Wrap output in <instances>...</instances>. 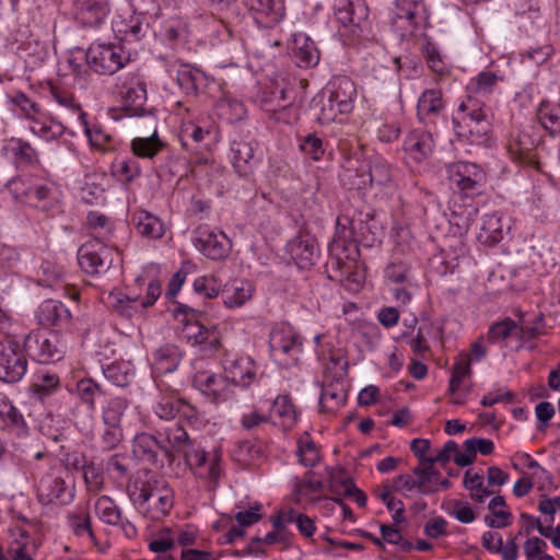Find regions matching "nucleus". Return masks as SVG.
Here are the masks:
<instances>
[{"label": "nucleus", "mask_w": 560, "mask_h": 560, "mask_svg": "<svg viewBox=\"0 0 560 560\" xmlns=\"http://www.w3.org/2000/svg\"><path fill=\"white\" fill-rule=\"evenodd\" d=\"M499 77L491 71H482L470 80L467 85L468 95L454 118L455 132L459 138L471 144H480L487 140L491 131V110L483 98L493 93L498 86Z\"/></svg>", "instance_id": "obj_1"}, {"label": "nucleus", "mask_w": 560, "mask_h": 560, "mask_svg": "<svg viewBox=\"0 0 560 560\" xmlns=\"http://www.w3.org/2000/svg\"><path fill=\"white\" fill-rule=\"evenodd\" d=\"M127 494L144 517L158 521L170 514L174 490L167 480L150 469L138 470L128 481Z\"/></svg>", "instance_id": "obj_2"}, {"label": "nucleus", "mask_w": 560, "mask_h": 560, "mask_svg": "<svg viewBox=\"0 0 560 560\" xmlns=\"http://www.w3.org/2000/svg\"><path fill=\"white\" fill-rule=\"evenodd\" d=\"M7 188L12 197L48 217L61 212L57 185L35 175L16 176L10 179Z\"/></svg>", "instance_id": "obj_3"}, {"label": "nucleus", "mask_w": 560, "mask_h": 560, "mask_svg": "<svg viewBox=\"0 0 560 560\" xmlns=\"http://www.w3.org/2000/svg\"><path fill=\"white\" fill-rule=\"evenodd\" d=\"M174 315L183 323L182 337L191 347H197L205 354H212L221 348V332L215 325L201 323L202 311L178 303Z\"/></svg>", "instance_id": "obj_4"}, {"label": "nucleus", "mask_w": 560, "mask_h": 560, "mask_svg": "<svg viewBox=\"0 0 560 560\" xmlns=\"http://www.w3.org/2000/svg\"><path fill=\"white\" fill-rule=\"evenodd\" d=\"M296 89L289 82L281 80L271 86L262 89L256 97L262 110L278 122L292 124L298 119Z\"/></svg>", "instance_id": "obj_5"}, {"label": "nucleus", "mask_w": 560, "mask_h": 560, "mask_svg": "<svg viewBox=\"0 0 560 560\" xmlns=\"http://www.w3.org/2000/svg\"><path fill=\"white\" fill-rule=\"evenodd\" d=\"M270 353L282 368L295 366L303 352V339L291 326H279L270 334Z\"/></svg>", "instance_id": "obj_6"}, {"label": "nucleus", "mask_w": 560, "mask_h": 560, "mask_svg": "<svg viewBox=\"0 0 560 560\" xmlns=\"http://www.w3.org/2000/svg\"><path fill=\"white\" fill-rule=\"evenodd\" d=\"M23 350L36 362L48 364L63 358L66 346L60 341L58 335L35 329L24 337Z\"/></svg>", "instance_id": "obj_7"}, {"label": "nucleus", "mask_w": 560, "mask_h": 560, "mask_svg": "<svg viewBox=\"0 0 560 560\" xmlns=\"http://www.w3.org/2000/svg\"><path fill=\"white\" fill-rule=\"evenodd\" d=\"M446 172L454 190L470 198L481 194L487 176L478 164L459 161L450 164Z\"/></svg>", "instance_id": "obj_8"}, {"label": "nucleus", "mask_w": 560, "mask_h": 560, "mask_svg": "<svg viewBox=\"0 0 560 560\" xmlns=\"http://www.w3.org/2000/svg\"><path fill=\"white\" fill-rule=\"evenodd\" d=\"M67 471L52 468L44 474L37 482L36 494L42 504L67 505L73 501L74 489L66 480Z\"/></svg>", "instance_id": "obj_9"}, {"label": "nucleus", "mask_w": 560, "mask_h": 560, "mask_svg": "<svg viewBox=\"0 0 560 560\" xmlns=\"http://www.w3.org/2000/svg\"><path fill=\"white\" fill-rule=\"evenodd\" d=\"M89 67L96 73L112 75L130 60L120 45L92 44L85 54Z\"/></svg>", "instance_id": "obj_10"}, {"label": "nucleus", "mask_w": 560, "mask_h": 560, "mask_svg": "<svg viewBox=\"0 0 560 560\" xmlns=\"http://www.w3.org/2000/svg\"><path fill=\"white\" fill-rule=\"evenodd\" d=\"M184 460L195 477L215 486L222 475V451L220 447H213L207 452L198 445H195Z\"/></svg>", "instance_id": "obj_11"}, {"label": "nucleus", "mask_w": 560, "mask_h": 560, "mask_svg": "<svg viewBox=\"0 0 560 560\" xmlns=\"http://www.w3.org/2000/svg\"><path fill=\"white\" fill-rule=\"evenodd\" d=\"M539 143L540 138L534 133L533 127H513L509 135L506 149L515 162L538 170L537 148Z\"/></svg>", "instance_id": "obj_12"}, {"label": "nucleus", "mask_w": 560, "mask_h": 560, "mask_svg": "<svg viewBox=\"0 0 560 560\" xmlns=\"http://www.w3.org/2000/svg\"><path fill=\"white\" fill-rule=\"evenodd\" d=\"M162 292L161 283L158 280H151L147 287L144 298L137 294L124 293L121 291H110L106 298V303L121 316L131 318L140 310H145L154 305Z\"/></svg>", "instance_id": "obj_13"}, {"label": "nucleus", "mask_w": 560, "mask_h": 560, "mask_svg": "<svg viewBox=\"0 0 560 560\" xmlns=\"http://www.w3.org/2000/svg\"><path fill=\"white\" fill-rule=\"evenodd\" d=\"M424 0H396L393 26L405 38L412 36L428 21Z\"/></svg>", "instance_id": "obj_14"}, {"label": "nucleus", "mask_w": 560, "mask_h": 560, "mask_svg": "<svg viewBox=\"0 0 560 560\" xmlns=\"http://www.w3.org/2000/svg\"><path fill=\"white\" fill-rule=\"evenodd\" d=\"M353 171L348 170L345 176L350 180V188L363 189L366 186L388 188L394 186V170L382 156L373 155L366 161V173L353 178Z\"/></svg>", "instance_id": "obj_15"}, {"label": "nucleus", "mask_w": 560, "mask_h": 560, "mask_svg": "<svg viewBox=\"0 0 560 560\" xmlns=\"http://www.w3.org/2000/svg\"><path fill=\"white\" fill-rule=\"evenodd\" d=\"M116 86L128 114L130 116H142L147 102V83L140 71H129L118 77Z\"/></svg>", "instance_id": "obj_16"}, {"label": "nucleus", "mask_w": 560, "mask_h": 560, "mask_svg": "<svg viewBox=\"0 0 560 560\" xmlns=\"http://www.w3.org/2000/svg\"><path fill=\"white\" fill-rule=\"evenodd\" d=\"M117 257L118 253L100 242H86L78 250V264L89 275L106 272Z\"/></svg>", "instance_id": "obj_17"}, {"label": "nucleus", "mask_w": 560, "mask_h": 560, "mask_svg": "<svg viewBox=\"0 0 560 560\" xmlns=\"http://www.w3.org/2000/svg\"><path fill=\"white\" fill-rule=\"evenodd\" d=\"M27 360L20 343L8 339L0 341V381L16 383L26 373Z\"/></svg>", "instance_id": "obj_18"}, {"label": "nucleus", "mask_w": 560, "mask_h": 560, "mask_svg": "<svg viewBox=\"0 0 560 560\" xmlns=\"http://www.w3.org/2000/svg\"><path fill=\"white\" fill-rule=\"evenodd\" d=\"M196 248L211 260H224L230 255L232 243L223 232L199 226L194 238Z\"/></svg>", "instance_id": "obj_19"}, {"label": "nucleus", "mask_w": 560, "mask_h": 560, "mask_svg": "<svg viewBox=\"0 0 560 560\" xmlns=\"http://www.w3.org/2000/svg\"><path fill=\"white\" fill-rule=\"evenodd\" d=\"M194 386L210 401L221 404L230 399L231 387L225 376L218 375L211 371H197L192 377Z\"/></svg>", "instance_id": "obj_20"}, {"label": "nucleus", "mask_w": 560, "mask_h": 560, "mask_svg": "<svg viewBox=\"0 0 560 560\" xmlns=\"http://www.w3.org/2000/svg\"><path fill=\"white\" fill-rule=\"evenodd\" d=\"M324 488V481L316 479L315 472L308 470L302 477L294 478L291 499L296 504H303L304 508L313 505L326 499V497L322 494Z\"/></svg>", "instance_id": "obj_21"}, {"label": "nucleus", "mask_w": 560, "mask_h": 560, "mask_svg": "<svg viewBox=\"0 0 560 560\" xmlns=\"http://www.w3.org/2000/svg\"><path fill=\"white\" fill-rule=\"evenodd\" d=\"M37 323L43 327L67 330L71 325V313L60 301L48 299L43 301L35 312Z\"/></svg>", "instance_id": "obj_22"}, {"label": "nucleus", "mask_w": 560, "mask_h": 560, "mask_svg": "<svg viewBox=\"0 0 560 560\" xmlns=\"http://www.w3.org/2000/svg\"><path fill=\"white\" fill-rule=\"evenodd\" d=\"M226 381L243 387L253 383L256 377V363L247 355H225L222 361Z\"/></svg>", "instance_id": "obj_23"}, {"label": "nucleus", "mask_w": 560, "mask_h": 560, "mask_svg": "<svg viewBox=\"0 0 560 560\" xmlns=\"http://www.w3.org/2000/svg\"><path fill=\"white\" fill-rule=\"evenodd\" d=\"M287 252L301 269H308L315 265L319 256L317 242L308 234L291 238L287 244Z\"/></svg>", "instance_id": "obj_24"}, {"label": "nucleus", "mask_w": 560, "mask_h": 560, "mask_svg": "<svg viewBox=\"0 0 560 560\" xmlns=\"http://www.w3.org/2000/svg\"><path fill=\"white\" fill-rule=\"evenodd\" d=\"M231 163L240 176H248L254 173L259 159L255 155L256 148L252 141L243 139L231 142Z\"/></svg>", "instance_id": "obj_25"}, {"label": "nucleus", "mask_w": 560, "mask_h": 560, "mask_svg": "<svg viewBox=\"0 0 560 560\" xmlns=\"http://www.w3.org/2000/svg\"><path fill=\"white\" fill-rule=\"evenodd\" d=\"M159 397L153 408L154 413L162 420H173L178 415L183 397L164 380L156 381Z\"/></svg>", "instance_id": "obj_26"}, {"label": "nucleus", "mask_w": 560, "mask_h": 560, "mask_svg": "<svg viewBox=\"0 0 560 560\" xmlns=\"http://www.w3.org/2000/svg\"><path fill=\"white\" fill-rule=\"evenodd\" d=\"M402 145L410 160L421 163L432 154L434 142L429 131L416 129L407 135Z\"/></svg>", "instance_id": "obj_27"}, {"label": "nucleus", "mask_w": 560, "mask_h": 560, "mask_svg": "<svg viewBox=\"0 0 560 560\" xmlns=\"http://www.w3.org/2000/svg\"><path fill=\"white\" fill-rule=\"evenodd\" d=\"M443 94L439 89H428L422 92L417 103V117L424 124H434L444 110Z\"/></svg>", "instance_id": "obj_28"}, {"label": "nucleus", "mask_w": 560, "mask_h": 560, "mask_svg": "<svg viewBox=\"0 0 560 560\" xmlns=\"http://www.w3.org/2000/svg\"><path fill=\"white\" fill-rule=\"evenodd\" d=\"M160 435L163 436V440L161 441L162 452L167 457H172L173 453L183 454L185 457L186 453L196 445L190 440L186 430L179 424L166 428L163 432H160Z\"/></svg>", "instance_id": "obj_29"}, {"label": "nucleus", "mask_w": 560, "mask_h": 560, "mask_svg": "<svg viewBox=\"0 0 560 560\" xmlns=\"http://www.w3.org/2000/svg\"><path fill=\"white\" fill-rule=\"evenodd\" d=\"M291 54L299 68H312L319 61V51L317 47L304 33H296L293 35Z\"/></svg>", "instance_id": "obj_30"}, {"label": "nucleus", "mask_w": 560, "mask_h": 560, "mask_svg": "<svg viewBox=\"0 0 560 560\" xmlns=\"http://www.w3.org/2000/svg\"><path fill=\"white\" fill-rule=\"evenodd\" d=\"M159 451H162V442L151 433L140 432L132 439V455L139 462L158 465Z\"/></svg>", "instance_id": "obj_31"}, {"label": "nucleus", "mask_w": 560, "mask_h": 560, "mask_svg": "<svg viewBox=\"0 0 560 560\" xmlns=\"http://www.w3.org/2000/svg\"><path fill=\"white\" fill-rule=\"evenodd\" d=\"M257 23L264 26L277 24L284 15L283 0H246Z\"/></svg>", "instance_id": "obj_32"}, {"label": "nucleus", "mask_w": 560, "mask_h": 560, "mask_svg": "<svg viewBox=\"0 0 560 560\" xmlns=\"http://www.w3.org/2000/svg\"><path fill=\"white\" fill-rule=\"evenodd\" d=\"M335 13L343 26L360 27L368 19L369 10L362 0H336Z\"/></svg>", "instance_id": "obj_33"}, {"label": "nucleus", "mask_w": 560, "mask_h": 560, "mask_svg": "<svg viewBox=\"0 0 560 560\" xmlns=\"http://www.w3.org/2000/svg\"><path fill=\"white\" fill-rule=\"evenodd\" d=\"M0 419L3 427L18 438H25L28 434V425L19 411V409L12 404V401L0 395Z\"/></svg>", "instance_id": "obj_34"}, {"label": "nucleus", "mask_w": 560, "mask_h": 560, "mask_svg": "<svg viewBox=\"0 0 560 560\" xmlns=\"http://www.w3.org/2000/svg\"><path fill=\"white\" fill-rule=\"evenodd\" d=\"M28 127L34 136L45 141L57 140L66 131V127L44 109L28 124Z\"/></svg>", "instance_id": "obj_35"}, {"label": "nucleus", "mask_w": 560, "mask_h": 560, "mask_svg": "<svg viewBox=\"0 0 560 560\" xmlns=\"http://www.w3.org/2000/svg\"><path fill=\"white\" fill-rule=\"evenodd\" d=\"M355 225L354 221L347 215L337 218L336 233L329 244V252L340 258V252L347 250L350 246L355 247Z\"/></svg>", "instance_id": "obj_36"}, {"label": "nucleus", "mask_w": 560, "mask_h": 560, "mask_svg": "<svg viewBox=\"0 0 560 560\" xmlns=\"http://www.w3.org/2000/svg\"><path fill=\"white\" fill-rule=\"evenodd\" d=\"M324 92L331 96V100L337 103L341 110H347L348 113L352 110L357 90L353 81L348 77L335 79Z\"/></svg>", "instance_id": "obj_37"}, {"label": "nucleus", "mask_w": 560, "mask_h": 560, "mask_svg": "<svg viewBox=\"0 0 560 560\" xmlns=\"http://www.w3.org/2000/svg\"><path fill=\"white\" fill-rule=\"evenodd\" d=\"M347 400V392L343 387L342 381L325 380L322 386L319 397V408L323 412H335Z\"/></svg>", "instance_id": "obj_38"}, {"label": "nucleus", "mask_w": 560, "mask_h": 560, "mask_svg": "<svg viewBox=\"0 0 560 560\" xmlns=\"http://www.w3.org/2000/svg\"><path fill=\"white\" fill-rule=\"evenodd\" d=\"M132 223L137 232L145 238L158 240L165 234L164 222L149 211L137 210L132 214Z\"/></svg>", "instance_id": "obj_39"}, {"label": "nucleus", "mask_w": 560, "mask_h": 560, "mask_svg": "<svg viewBox=\"0 0 560 560\" xmlns=\"http://www.w3.org/2000/svg\"><path fill=\"white\" fill-rule=\"evenodd\" d=\"M3 150L16 166H27L38 162L36 149L21 138H11Z\"/></svg>", "instance_id": "obj_40"}, {"label": "nucleus", "mask_w": 560, "mask_h": 560, "mask_svg": "<svg viewBox=\"0 0 560 560\" xmlns=\"http://www.w3.org/2000/svg\"><path fill=\"white\" fill-rule=\"evenodd\" d=\"M180 350L174 345H164L153 353V371L159 375L174 372L180 360Z\"/></svg>", "instance_id": "obj_41"}, {"label": "nucleus", "mask_w": 560, "mask_h": 560, "mask_svg": "<svg viewBox=\"0 0 560 560\" xmlns=\"http://www.w3.org/2000/svg\"><path fill=\"white\" fill-rule=\"evenodd\" d=\"M8 549L9 560H34L38 544L24 529H18Z\"/></svg>", "instance_id": "obj_42"}, {"label": "nucleus", "mask_w": 560, "mask_h": 560, "mask_svg": "<svg viewBox=\"0 0 560 560\" xmlns=\"http://www.w3.org/2000/svg\"><path fill=\"white\" fill-rule=\"evenodd\" d=\"M329 491L335 495H345L352 499L360 508L366 504V495L350 479L335 475L329 471L328 479Z\"/></svg>", "instance_id": "obj_43"}, {"label": "nucleus", "mask_w": 560, "mask_h": 560, "mask_svg": "<svg viewBox=\"0 0 560 560\" xmlns=\"http://www.w3.org/2000/svg\"><path fill=\"white\" fill-rule=\"evenodd\" d=\"M312 109L315 110L316 121L320 125H328L337 120L339 115L348 114L341 110L331 96L322 92L313 100Z\"/></svg>", "instance_id": "obj_44"}, {"label": "nucleus", "mask_w": 560, "mask_h": 560, "mask_svg": "<svg viewBox=\"0 0 560 560\" xmlns=\"http://www.w3.org/2000/svg\"><path fill=\"white\" fill-rule=\"evenodd\" d=\"M80 121L93 148L101 152H107L114 149L112 135L98 124L90 125L86 119V113H80Z\"/></svg>", "instance_id": "obj_45"}, {"label": "nucleus", "mask_w": 560, "mask_h": 560, "mask_svg": "<svg viewBox=\"0 0 560 560\" xmlns=\"http://www.w3.org/2000/svg\"><path fill=\"white\" fill-rule=\"evenodd\" d=\"M270 421L279 423L282 428H291L296 421V412L288 396H278L270 410Z\"/></svg>", "instance_id": "obj_46"}, {"label": "nucleus", "mask_w": 560, "mask_h": 560, "mask_svg": "<svg viewBox=\"0 0 560 560\" xmlns=\"http://www.w3.org/2000/svg\"><path fill=\"white\" fill-rule=\"evenodd\" d=\"M503 238L502 217L499 212L488 213L482 218L478 240L486 245H493Z\"/></svg>", "instance_id": "obj_47"}, {"label": "nucleus", "mask_w": 560, "mask_h": 560, "mask_svg": "<svg viewBox=\"0 0 560 560\" xmlns=\"http://www.w3.org/2000/svg\"><path fill=\"white\" fill-rule=\"evenodd\" d=\"M253 295V287L249 282L235 280L222 291L223 303L229 308L244 305Z\"/></svg>", "instance_id": "obj_48"}, {"label": "nucleus", "mask_w": 560, "mask_h": 560, "mask_svg": "<svg viewBox=\"0 0 560 560\" xmlns=\"http://www.w3.org/2000/svg\"><path fill=\"white\" fill-rule=\"evenodd\" d=\"M165 147L166 144L158 137L155 131L150 137H137L130 143L132 153L142 159H153Z\"/></svg>", "instance_id": "obj_49"}, {"label": "nucleus", "mask_w": 560, "mask_h": 560, "mask_svg": "<svg viewBox=\"0 0 560 560\" xmlns=\"http://www.w3.org/2000/svg\"><path fill=\"white\" fill-rule=\"evenodd\" d=\"M516 330L517 323L511 317H504L490 325L486 339L492 345L500 343L506 346L509 338L516 337Z\"/></svg>", "instance_id": "obj_50"}, {"label": "nucleus", "mask_w": 560, "mask_h": 560, "mask_svg": "<svg viewBox=\"0 0 560 560\" xmlns=\"http://www.w3.org/2000/svg\"><path fill=\"white\" fill-rule=\"evenodd\" d=\"M75 392L80 401L86 405L91 411L95 410L96 398L106 395L105 388L91 377L79 380L75 384Z\"/></svg>", "instance_id": "obj_51"}, {"label": "nucleus", "mask_w": 560, "mask_h": 560, "mask_svg": "<svg viewBox=\"0 0 560 560\" xmlns=\"http://www.w3.org/2000/svg\"><path fill=\"white\" fill-rule=\"evenodd\" d=\"M215 113L219 118L233 124L245 117L246 107L241 101L224 96L217 102Z\"/></svg>", "instance_id": "obj_52"}, {"label": "nucleus", "mask_w": 560, "mask_h": 560, "mask_svg": "<svg viewBox=\"0 0 560 560\" xmlns=\"http://www.w3.org/2000/svg\"><path fill=\"white\" fill-rule=\"evenodd\" d=\"M75 7L84 23L90 25L101 23L107 14L106 4L102 0H75Z\"/></svg>", "instance_id": "obj_53"}, {"label": "nucleus", "mask_w": 560, "mask_h": 560, "mask_svg": "<svg viewBox=\"0 0 560 560\" xmlns=\"http://www.w3.org/2000/svg\"><path fill=\"white\" fill-rule=\"evenodd\" d=\"M537 118L550 135H560V104L542 101L537 109Z\"/></svg>", "instance_id": "obj_54"}, {"label": "nucleus", "mask_w": 560, "mask_h": 560, "mask_svg": "<svg viewBox=\"0 0 560 560\" xmlns=\"http://www.w3.org/2000/svg\"><path fill=\"white\" fill-rule=\"evenodd\" d=\"M94 511L97 517L107 525L117 526L121 522V510L108 495H101L96 499Z\"/></svg>", "instance_id": "obj_55"}, {"label": "nucleus", "mask_w": 560, "mask_h": 560, "mask_svg": "<svg viewBox=\"0 0 560 560\" xmlns=\"http://www.w3.org/2000/svg\"><path fill=\"white\" fill-rule=\"evenodd\" d=\"M488 509L494 518L485 517V522L489 527L503 528L511 524L512 514L506 510L505 499L502 495L492 498L488 504Z\"/></svg>", "instance_id": "obj_56"}, {"label": "nucleus", "mask_w": 560, "mask_h": 560, "mask_svg": "<svg viewBox=\"0 0 560 560\" xmlns=\"http://www.w3.org/2000/svg\"><path fill=\"white\" fill-rule=\"evenodd\" d=\"M102 369L105 378L118 387L128 386L135 376L130 365L124 362H113Z\"/></svg>", "instance_id": "obj_57"}, {"label": "nucleus", "mask_w": 560, "mask_h": 560, "mask_svg": "<svg viewBox=\"0 0 560 560\" xmlns=\"http://www.w3.org/2000/svg\"><path fill=\"white\" fill-rule=\"evenodd\" d=\"M296 454L300 464L305 467L313 468L319 462V450L310 433L304 432L299 438Z\"/></svg>", "instance_id": "obj_58"}, {"label": "nucleus", "mask_w": 560, "mask_h": 560, "mask_svg": "<svg viewBox=\"0 0 560 560\" xmlns=\"http://www.w3.org/2000/svg\"><path fill=\"white\" fill-rule=\"evenodd\" d=\"M324 360V371L326 374V380H329V376L334 381H342L348 372V360L342 353L341 350H332L329 353L328 360L325 358H320Z\"/></svg>", "instance_id": "obj_59"}, {"label": "nucleus", "mask_w": 560, "mask_h": 560, "mask_svg": "<svg viewBox=\"0 0 560 560\" xmlns=\"http://www.w3.org/2000/svg\"><path fill=\"white\" fill-rule=\"evenodd\" d=\"M112 173L122 183H131L141 174L138 161L133 158L116 159L112 163Z\"/></svg>", "instance_id": "obj_60"}, {"label": "nucleus", "mask_w": 560, "mask_h": 560, "mask_svg": "<svg viewBox=\"0 0 560 560\" xmlns=\"http://www.w3.org/2000/svg\"><path fill=\"white\" fill-rule=\"evenodd\" d=\"M65 424L62 419L55 417H47L40 424L42 434L54 443L60 444V451L65 448L62 443L68 439Z\"/></svg>", "instance_id": "obj_61"}, {"label": "nucleus", "mask_w": 560, "mask_h": 560, "mask_svg": "<svg viewBox=\"0 0 560 560\" xmlns=\"http://www.w3.org/2000/svg\"><path fill=\"white\" fill-rule=\"evenodd\" d=\"M477 214L478 208L474 203L467 206L454 203L451 212V222L459 230L467 232L476 221Z\"/></svg>", "instance_id": "obj_62"}, {"label": "nucleus", "mask_w": 560, "mask_h": 560, "mask_svg": "<svg viewBox=\"0 0 560 560\" xmlns=\"http://www.w3.org/2000/svg\"><path fill=\"white\" fill-rule=\"evenodd\" d=\"M10 103L19 115L25 118L28 124L43 110L40 105L31 100L26 94L18 92L10 98Z\"/></svg>", "instance_id": "obj_63"}, {"label": "nucleus", "mask_w": 560, "mask_h": 560, "mask_svg": "<svg viewBox=\"0 0 560 560\" xmlns=\"http://www.w3.org/2000/svg\"><path fill=\"white\" fill-rule=\"evenodd\" d=\"M202 80V72L189 66H183L178 70L177 82L186 94H196Z\"/></svg>", "instance_id": "obj_64"}]
</instances>
